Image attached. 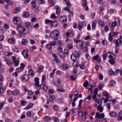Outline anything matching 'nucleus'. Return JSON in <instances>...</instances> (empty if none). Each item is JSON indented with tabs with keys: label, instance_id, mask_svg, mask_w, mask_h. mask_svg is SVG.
I'll list each match as a JSON object with an SVG mask.
<instances>
[{
	"label": "nucleus",
	"instance_id": "obj_1",
	"mask_svg": "<svg viewBox=\"0 0 122 122\" xmlns=\"http://www.w3.org/2000/svg\"><path fill=\"white\" fill-rule=\"evenodd\" d=\"M59 34V31L58 30H56L51 33V36L54 40L56 41L58 39V36Z\"/></svg>",
	"mask_w": 122,
	"mask_h": 122
},
{
	"label": "nucleus",
	"instance_id": "obj_2",
	"mask_svg": "<svg viewBox=\"0 0 122 122\" xmlns=\"http://www.w3.org/2000/svg\"><path fill=\"white\" fill-rule=\"evenodd\" d=\"M17 29L19 32H25L26 31L24 26L21 25H19L17 27Z\"/></svg>",
	"mask_w": 122,
	"mask_h": 122
},
{
	"label": "nucleus",
	"instance_id": "obj_3",
	"mask_svg": "<svg viewBox=\"0 0 122 122\" xmlns=\"http://www.w3.org/2000/svg\"><path fill=\"white\" fill-rule=\"evenodd\" d=\"M13 20L14 23L16 24H20L21 23V20L18 17H14L13 18Z\"/></svg>",
	"mask_w": 122,
	"mask_h": 122
},
{
	"label": "nucleus",
	"instance_id": "obj_4",
	"mask_svg": "<svg viewBox=\"0 0 122 122\" xmlns=\"http://www.w3.org/2000/svg\"><path fill=\"white\" fill-rule=\"evenodd\" d=\"M29 32V29L28 28L26 29V31L25 32H19L18 34V35L20 37H25V34L28 33Z\"/></svg>",
	"mask_w": 122,
	"mask_h": 122
},
{
	"label": "nucleus",
	"instance_id": "obj_5",
	"mask_svg": "<svg viewBox=\"0 0 122 122\" xmlns=\"http://www.w3.org/2000/svg\"><path fill=\"white\" fill-rule=\"evenodd\" d=\"M113 43L116 45L117 47H118L119 45V43L122 44V41L120 39L118 38L117 40H114Z\"/></svg>",
	"mask_w": 122,
	"mask_h": 122
},
{
	"label": "nucleus",
	"instance_id": "obj_6",
	"mask_svg": "<svg viewBox=\"0 0 122 122\" xmlns=\"http://www.w3.org/2000/svg\"><path fill=\"white\" fill-rule=\"evenodd\" d=\"M79 41L78 44H79V45H78V44L77 46V47L79 49H81L83 47V41H82L81 40Z\"/></svg>",
	"mask_w": 122,
	"mask_h": 122
},
{
	"label": "nucleus",
	"instance_id": "obj_7",
	"mask_svg": "<svg viewBox=\"0 0 122 122\" xmlns=\"http://www.w3.org/2000/svg\"><path fill=\"white\" fill-rule=\"evenodd\" d=\"M60 20L63 23H65L67 21L66 17L64 15L61 16L60 17Z\"/></svg>",
	"mask_w": 122,
	"mask_h": 122
},
{
	"label": "nucleus",
	"instance_id": "obj_8",
	"mask_svg": "<svg viewBox=\"0 0 122 122\" xmlns=\"http://www.w3.org/2000/svg\"><path fill=\"white\" fill-rule=\"evenodd\" d=\"M58 23L56 20H55L54 21H52V22L51 23V26L54 27H56L58 25Z\"/></svg>",
	"mask_w": 122,
	"mask_h": 122
},
{
	"label": "nucleus",
	"instance_id": "obj_9",
	"mask_svg": "<svg viewBox=\"0 0 122 122\" xmlns=\"http://www.w3.org/2000/svg\"><path fill=\"white\" fill-rule=\"evenodd\" d=\"M106 55L108 57L111 58V59L114 58V57L115 56V55L114 54H112L110 52H108L107 53H106Z\"/></svg>",
	"mask_w": 122,
	"mask_h": 122
},
{
	"label": "nucleus",
	"instance_id": "obj_10",
	"mask_svg": "<svg viewBox=\"0 0 122 122\" xmlns=\"http://www.w3.org/2000/svg\"><path fill=\"white\" fill-rule=\"evenodd\" d=\"M29 79V76L28 75L25 74L22 77V80L24 81H27Z\"/></svg>",
	"mask_w": 122,
	"mask_h": 122
},
{
	"label": "nucleus",
	"instance_id": "obj_11",
	"mask_svg": "<svg viewBox=\"0 0 122 122\" xmlns=\"http://www.w3.org/2000/svg\"><path fill=\"white\" fill-rule=\"evenodd\" d=\"M56 10V14L58 15H59L61 11V9L57 5H56L55 6Z\"/></svg>",
	"mask_w": 122,
	"mask_h": 122
},
{
	"label": "nucleus",
	"instance_id": "obj_12",
	"mask_svg": "<svg viewBox=\"0 0 122 122\" xmlns=\"http://www.w3.org/2000/svg\"><path fill=\"white\" fill-rule=\"evenodd\" d=\"M27 50L25 51V50H23L22 52V54L23 56L25 58H27L28 57V56L27 53L28 52Z\"/></svg>",
	"mask_w": 122,
	"mask_h": 122
},
{
	"label": "nucleus",
	"instance_id": "obj_13",
	"mask_svg": "<svg viewBox=\"0 0 122 122\" xmlns=\"http://www.w3.org/2000/svg\"><path fill=\"white\" fill-rule=\"evenodd\" d=\"M20 93L19 90L16 89L12 91V94L14 96H17Z\"/></svg>",
	"mask_w": 122,
	"mask_h": 122
},
{
	"label": "nucleus",
	"instance_id": "obj_14",
	"mask_svg": "<svg viewBox=\"0 0 122 122\" xmlns=\"http://www.w3.org/2000/svg\"><path fill=\"white\" fill-rule=\"evenodd\" d=\"M97 23V21L95 20H93L92 23V27L93 29H95Z\"/></svg>",
	"mask_w": 122,
	"mask_h": 122
},
{
	"label": "nucleus",
	"instance_id": "obj_15",
	"mask_svg": "<svg viewBox=\"0 0 122 122\" xmlns=\"http://www.w3.org/2000/svg\"><path fill=\"white\" fill-rule=\"evenodd\" d=\"M21 9L19 7L15 8L13 10L14 13L15 14L19 12L21 10Z\"/></svg>",
	"mask_w": 122,
	"mask_h": 122
},
{
	"label": "nucleus",
	"instance_id": "obj_16",
	"mask_svg": "<svg viewBox=\"0 0 122 122\" xmlns=\"http://www.w3.org/2000/svg\"><path fill=\"white\" fill-rule=\"evenodd\" d=\"M110 115L112 117H116L117 116V113L114 112H111L110 113Z\"/></svg>",
	"mask_w": 122,
	"mask_h": 122
},
{
	"label": "nucleus",
	"instance_id": "obj_17",
	"mask_svg": "<svg viewBox=\"0 0 122 122\" xmlns=\"http://www.w3.org/2000/svg\"><path fill=\"white\" fill-rule=\"evenodd\" d=\"M43 66L41 65L37 69L38 72L39 73L43 71Z\"/></svg>",
	"mask_w": 122,
	"mask_h": 122
},
{
	"label": "nucleus",
	"instance_id": "obj_18",
	"mask_svg": "<svg viewBox=\"0 0 122 122\" xmlns=\"http://www.w3.org/2000/svg\"><path fill=\"white\" fill-rule=\"evenodd\" d=\"M26 114L27 116H33L34 113L32 111H30L27 112Z\"/></svg>",
	"mask_w": 122,
	"mask_h": 122
},
{
	"label": "nucleus",
	"instance_id": "obj_19",
	"mask_svg": "<svg viewBox=\"0 0 122 122\" xmlns=\"http://www.w3.org/2000/svg\"><path fill=\"white\" fill-rule=\"evenodd\" d=\"M39 79L37 77H36L35 79V86L38 85L39 84Z\"/></svg>",
	"mask_w": 122,
	"mask_h": 122
},
{
	"label": "nucleus",
	"instance_id": "obj_20",
	"mask_svg": "<svg viewBox=\"0 0 122 122\" xmlns=\"http://www.w3.org/2000/svg\"><path fill=\"white\" fill-rule=\"evenodd\" d=\"M28 74L30 76H33L34 71L32 69H30L28 71Z\"/></svg>",
	"mask_w": 122,
	"mask_h": 122
},
{
	"label": "nucleus",
	"instance_id": "obj_21",
	"mask_svg": "<svg viewBox=\"0 0 122 122\" xmlns=\"http://www.w3.org/2000/svg\"><path fill=\"white\" fill-rule=\"evenodd\" d=\"M28 42L27 40L25 39H23L21 41V43L23 45H26Z\"/></svg>",
	"mask_w": 122,
	"mask_h": 122
},
{
	"label": "nucleus",
	"instance_id": "obj_22",
	"mask_svg": "<svg viewBox=\"0 0 122 122\" xmlns=\"http://www.w3.org/2000/svg\"><path fill=\"white\" fill-rule=\"evenodd\" d=\"M33 105V104L32 103H30L27 106L24 108V109L26 110L32 107Z\"/></svg>",
	"mask_w": 122,
	"mask_h": 122
},
{
	"label": "nucleus",
	"instance_id": "obj_23",
	"mask_svg": "<svg viewBox=\"0 0 122 122\" xmlns=\"http://www.w3.org/2000/svg\"><path fill=\"white\" fill-rule=\"evenodd\" d=\"M29 13L27 11H25L22 14L25 17H28L29 15Z\"/></svg>",
	"mask_w": 122,
	"mask_h": 122
},
{
	"label": "nucleus",
	"instance_id": "obj_24",
	"mask_svg": "<svg viewBox=\"0 0 122 122\" xmlns=\"http://www.w3.org/2000/svg\"><path fill=\"white\" fill-rule=\"evenodd\" d=\"M62 86H59V88L58 89V91L61 92H64L65 91V90L63 89Z\"/></svg>",
	"mask_w": 122,
	"mask_h": 122
},
{
	"label": "nucleus",
	"instance_id": "obj_25",
	"mask_svg": "<svg viewBox=\"0 0 122 122\" xmlns=\"http://www.w3.org/2000/svg\"><path fill=\"white\" fill-rule=\"evenodd\" d=\"M8 41L10 43L13 44L15 42V40L13 38H11L8 39Z\"/></svg>",
	"mask_w": 122,
	"mask_h": 122
},
{
	"label": "nucleus",
	"instance_id": "obj_26",
	"mask_svg": "<svg viewBox=\"0 0 122 122\" xmlns=\"http://www.w3.org/2000/svg\"><path fill=\"white\" fill-rule=\"evenodd\" d=\"M25 26L26 27H31L32 26L33 24L31 23L26 22L25 23Z\"/></svg>",
	"mask_w": 122,
	"mask_h": 122
},
{
	"label": "nucleus",
	"instance_id": "obj_27",
	"mask_svg": "<svg viewBox=\"0 0 122 122\" xmlns=\"http://www.w3.org/2000/svg\"><path fill=\"white\" fill-rule=\"evenodd\" d=\"M83 25V23L81 22H79V25L78 28L79 30H81L82 28Z\"/></svg>",
	"mask_w": 122,
	"mask_h": 122
},
{
	"label": "nucleus",
	"instance_id": "obj_28",
	"mask_svg": "<svg viewBox=\"0 0 122 122\" xmlns=\"http://www.w3.org/2000/svg\"><path fill=\"white\" fill-rule=\"evenodd\" d=\"M98 21L99 24L101 27H103L104 26L105 24L103 21L100 20H99Z\"/></svg>",
	"mask_w": 122,
	"mask_h": 122
},
{
	"label": "nucleus",
	"instance_id": "obj_29",
	"mask_svg": "<svg viewBox=\"0 0 122 122\" xmlns=\"http://www.w3.org/2000/svg\"><path fill=\"white\" fill-rule=\"evenodd\" d=\"M24 69V67H19L16 69V71L18 72H20L23 71Z\"/></svg>",
	"mask_w": 122,
	"mask_h": 122
},
{
	"label": "nucleus",
	"instance_id": "obj_30",
	"mask_svg": "<svg viewBox=\"0 0 122 122\" xmlns=\"http://www.w3.org/2000/svg\"><path fill=\"white\" fill-rule=\"evenodd\" d=\"M97 110L99 111L100 112H102L103 110V107H101V105H99L97 107Z\"/></svg>",
	"mask_w": 122,
	"mask_h": 122
},
{
	"label": "nucleus",
	"instance_id": "obj_31",
	"mask_svg": "<svg viewBox=\"0 0 122 122\" xmlns=\"http://www.w3.org/2000/svg\"><path fill=\"white\" fill-rule=\"evenodd\" d=\"M49 100L51 102H53L54 100H55V98L54 96H51L49 97Z\"/></svg>",
	"mask_w": 122,
	"mask_h": 122
},
{
	"label": "nucleus",
	"instance_id": "obj_32",
	"mask_svg": "<svg viewBox=\"0 0 122 122\" xmlns=\"http://www.w3.org/2000/svg\"><path fill=\"white\" fill-rule=\"evenodd\" d=\"M79 63L77 61H74L73 63V65L74 67H76L78 66Z\"/></svg>",
	"mask_w": 122,
	"mask_h": 122
},
{
	"label": "nucleus",
	"instance_id": "obj_33",
	"mask_svg": "<svg viewBox=\"0 0 122 122\" xmlns=\"http://www.w3.org/2000/svg\"><path fill=\"white\" fill-rule=\"evenodd\" d=\"M52 119V117L49 116H46L43 118V119L45 121L49 120Z\"/></svg>",
	"mask_w": 122,
	"mask_h": 122
},
{
	"label": "nucleus",
	"instance_id": "obj_34",
	"mask_svg": "<svg viewBox=\"0 0 122 122\" xmlns=\"http://www.w3.org/2000/svg\"><path fill=\"white\" fill-rule=\"evenodd\" d=\"M96 118H98L99 119H100L102 118L101 117V114L98 113V112H97L96 114Z\"/></svg>",
	"mask_w": 122,
	"mask_h": 122
},
{
	"label": "nucleus",
	"instance_id": "obj_35",
	"mask_svg": "<svg viewBox=\"0 0 122 122\" xmlns=\"http://www.w3.org/2000/svg\"><path fill=\"white\" fill-rule=\"evenodd\" d=\"M87 115V113L86 112H85L83 113V114L81 117V118L83 120H85L86 118V116Z\"/></svg>",
	"mask_w": 122,
	"mask_h": 122
},
{
	"label": "nucleus",
	"instance_id": "obj_36",
	"mask_svg": "<svg viewBox=\"0 0 122 122\" xmlns=\"http://www.w3.org/2000/svg\"><path fill=\"white\" fill-rule=\"evenodd\" d=\"M58 56L62 58H63L65 57L64 55L63 52L60 53H58Z\"/></svg>",
	"mask_w": 122,
	"mask_h": 122
},
{
	"label": "nucleus",
	"instance_id": "obj_37",
	"mask_svg": "<svg viewBox=\"0 0 122 122\" xmlns=\"http://www.w3.org/2000/svg\"><path fill=\"white\" fill-rule=\"evenodd\" d=\"M54 91V90L53 89H49L48 90V94L51 95V94L53 93Z\"/></svg>",
	"mask_w": 122,
	"mask_h": 122
},
{
	"label": "nucleus",
	"instance_id": "obj_38",
	"mask_svg": "<svg viewBox=\"0 0 122 122\" xmlns=\"http://www.w3.org/2000/svg\"><path fill=\"white\" fill-rule=\"evenodd\" d=\"M82 4L83 7H86L87 5L86 1V0H83L82 1Z\"/></svg>",
	"mask_w": 122,
	"mask_h": 122
},
{
	"label": "nucleus",
	"instance_id": "obj_39",
	"mask_svg": "<svg viewBox=\"0 0 122 122\" xmlns=\"http://www.w3.org/2000/svg\"><path fill=\"white\" fill-rule=\"evenodd\" d=\"M80 68L82 69H83L85 68V65L83 63H81L79 65Z\"/></svg>",
	"mask_w": 122,
	"mask_h": 122
},
{
	"label": "nucleus",
	"instance_id": "obj_40",
	"mask_svg": "<svg viewBox=\"0 0 122 122\" xmlns=\"http://www.w3.org/2000/svg\"><path fill=\"white\" fill-rule=\"evenodd\" d=\"M108 62L111 64H114L115 63V61L112 59H110L108 60Z\"/></svg>",
	"mask_w": 122,
	"mask_h": 122
},
{
	"label": "nucleus",
	"instance_id": "obj_41",
	"mask_svg": "<svg viewBox=\"0 0 122 122\" xmlns=\"http://www.w3.org/2000/svg\"><path fill=\"white\" fill-rule=\"evenodd\" d=\"M115 84V82L113 80H111L110 81V85L111 86H114Z\"/></svg>",
	"mask_w": 122,
	"mask_h": 122
},
{
	"label": "nucleus",
	"instance_id": "obj_42",
	"mask_svg": "<svg viewBox=\"0 0 122 122\" xmlns=\"http://www.w3.org/2000/svg\"><path fill=\"white\" fill-rule=\"evenodd\" d=\"M97 2L99 4H102L104 3V0H97Z\"/></svg>",
	"mask_w": 122,
	"mask_h": 122
},
{
	"label": "nucleus",
	"instance_id": "obj_43",
	"mask_svg": "<svg viewBox=\"0 0 122 122\" xmlns=\"http://www.w3.org/2000/svg\"><path fill=\"white\" fill-rule=\"evenodd\" d=\"M21 104L23 106H25L27 104L26 102L24 101L23 100H21L20 101Z\"/></svg>",
	"mask_w": 122,
	"mask_h": 122
},
{
	"label": "nucleus",
	"instance_id": "obj_44",
	"mask_svg": "<svg viewBox=\"0 0 122 122\" xmlns=\"http://www.w3.org/2000/svg\"><path fill=\"white\" fill-rule=\"evenodd\" d=\"M71 58L72 59L73 61L76 60V55L74 54H72L71 56Z\"/></svg>",
	"mask_w": 122,
	"mask_h": 122
},
{
	"label": "nucleus",
	"instance_id": "obj_45",
	"mask_svg": "<svg viewBox=\"0 0 122 122\" xmlns=\"http://www.w3.org/2000/svg\"><path fill=\"white\" fill-rule=\"evenodd\" d=\"M109 74L110 75H113L115 74V72L112 70H110L108 71Z\"/></svg>",
	"mask_w": 122,
	"mask_h": 122
},
{
	"label": "nucleus",
	"instance_id": "obj_46",
	"mask_svg": "<svg viewBox=\"0 0 122 122\" xmlns=\"http://www.w3.org/2000/svg\"><path fill=\"white\" fill-rule=\"evenodd\" d=\"M58 50L59 51L58 53H60L63 52H62L63 50L62 48L60 46H58Z\"/></svg>",
	"mask_w": 122,
	"mask_h": 122
},
{
	"label": "nucleus",
	"instance_id": "obj_47",
	"mask_svg": "<svg viewBox=\"0 0 122 122\" xmlns=\"http://www.w3.org/2000/svg\"><path fill=\"white\" fill-rule=\"evenodd\" d=\"M4 0L10 5H12L13 4L12 2L9 0Z\"/></svg>",
	"mask_w": 122,
	"mask_h": 122
},
{
	"label": "nucleus",
	"instance_id": "obj_48",
	"mask_svg": "<svg viewBox=\"0 0 122 122\" xmlns=\"http://www.w3.org/2000/svg\"><path fill=\"white\" fill-rule=\"evenodd\" d=\"M27 93L30 96H31L33 95L34 94V92L31 91L30 90H29L28 91Z\"/></svg>",
	"mask_w": 122,
	"mask_h": 122
},
{
	"label": "nucleus",
	"instance_id": "obj_49",
	"mask_svg": "<svg viewBox=\"0 0 122 122\" xmlns=\"http://www.w3.org/2000/svg\"><path fill=\"white\" fill-rule=\"evenodd\" d=\"M4 87L2 86L0 88V95H2L4 92Z\"/></svg>",
	"mask_w": 122,
	"mask_h": 122
},
{
	"label": "nucleus",
	"instance_id": "obj_50",
	"mask_svg": "<svg viewBox=\"0 0 122 122\" xmlns=\"http://www.w3.org/2000/svg\"><path fill=\"white\" fill-rule=\"evenodd\" d=\"M45 22L46 23H51L52 22V20H49L47 19H46L45 20Z\"/></svg>",
	"mask_w": 122,
	"mask_h": 122
},
{
	"label": "nucleus",
	"instance_id": "obj_51",
	"mask_svg": "<svg viewBox=\"0 0 122 122\" xmlns=\"http://www.w3.org/2000/svg\"><path fill=\"white\" fill-rule=\"evenodd\" d=\"M36 2V1H35L33 2H31V4L32 5V6L33 7L35 8L36 7L35 4Z\"/></svg>",
	"mask_w": 122,
	"mask_h": 122
},
{
	"label": "nucleus",
	"instance_id": "obj_52",
	"mask_svg": "<svg viewBox=\"0 0 122 122\" xmlns=\"http://www.w3.org/2000/svg\"><path fill=\"white\" fill-rule=\"evenodd\" d=\"M13 63L15 64V66H17L19 64V62L18 60H16L13 61Z\"/></svg>",
	"mask_w": 122,
	"mask_h": 122
},
{
	"label": "nucleus",
	"instance_id": "obj_53",
	"mask_svg": "<svg viewBox=\"0 0 122 122\" xmlns=\"http://www.w3.org/2000/svg\"><path fill=\"white\" fill-rule=\"evenodd\" d=\"M38 2L39 4H44L45 3L44 0H38Z\"/></svg>",
	"mask_w": 122,
	"mask_h": 122
},
{
	"label": "nucleus",
	"instance_id": "obj_54",
	"mask_svg": "<svg viewBox=\"0 0 122 122\" xmlns=\"http://www.w3.org/2000/svg\"><path fill=\"white\" fill-rule=\"evenodd\" d=\"M4 79V77L2 74L0 75V81H3Z\"/></svg>",
	"mask_w": 122,
	"mask_h": 122
},
{
	"label": "nucleus",
	"instance_id": "obj_55",
	"mask_svg": "<svg viewBox=\"0 0 122 122\" xmlns=\"http://www.w3.org/2000/svg\"><path fill=\"white\" fill-rule=\"evenodd\" d=\"M67 46L68 48L69 49H70L73 47V46L72 44L71 43H70L68 44Z\"/></svg>",
	"mask_w": 122,
	"mask_h": 122
},
{
	"label": "nucleus",
	"instance_id": "obj_56",
	"mask_svg": "<svg viewBox=\"0 0 122 122\" xmlns=\"http://www.w3.org/2000/svg\"><path fill=\"white\" fill-rule=\"evenodd\" d=\"M43 88L44 91H47L48 89V87L47 86L45 85L43 87Z\"/></svg>",
	"mask_w": 122,
	"mask_h": 122
},
{
	"label": "nucleus",
	"instance_id": "obj_57",
	"mask_svg": "<svg viewBox=\"0 0 122 122\" xmlns=\"http://www.w3.org/2000/svg\"><path fill=\"white\" fill-rule=\"evenodd\" d=\"M57 17L56 16V15L54 14H51V18L53 19H56V18Z\"/></svg>",
	"mask_w": 122,
	"mask_h": 122
},
{
	"label": "nucleus",
	"instance_id": "obj_58",
	"mask_svg": "<svg viewBox=\"0 0 122 122\" xmlns=\"http://www.w3.org/2000/svg\"><path fill=\"white\" fill-rule=\"evenodd\" d=\"M88 84V81H86L84 82L83 84V86L85 87H86Z\"/></svg>",
	"mask_w": 122,
	"mask_h": 122
},
{
	"label": "nucleus",
	"instance_id": "obj_59",
	"mask_svg": "<svg viewBox=\"0 0 122 122\" xmlns=\"http://www.w3.org/2000/svg\"><path fill=\"white\" fill-rule=\"evenodd\" d=\"M110 1L112 5L115 4L117 3V1L115 0H111Z\"/></svg>",
	"mask_w": 122,
	"mask_h": 122
},
{
	"label": "nucleus",
	"instance_id": "obj_60",
	"mask_svg": "<svg viewBox=\"0 0 122 122\" xmlns=\"http://www.w3.org/2000/svg\"><path fill=\"white\" fill-rule=\"evenodd\" d=\"M117 23L115 21H113L112 23V26L113 27H115L117 25Z\"/></svg>",
	"mask_w": 122,
	"mask_h": 122
},
{
	"label": "nucleus",
	"instance_id": "obj_61",
	"mask_svg": "<svg viewBox=\"0 0 122 122\" xmlns=\"http://www.w3.org/2000/svg\"><path fill=\"white\" fill-rule=\"evenodd\" d=\"M46 79V78L45 76V75H43L42 77V82H44Z\"/></svg>",
	"mask_w": 122,
	"mask_h": 122
},
{
	"label": "nucleus",
	"instance_id": "obj_62",
	"mask_svg": "<svg viewBox=\"0 0 122 122\" xmlns=\"http://www.w3.org/2000/svg\"><path fill=\"white\" fill-rule=\"evenodd\" d=\"M104 86V85L102 84H101L99 85V89L100 90L102 89V88Z\"/></svg>",
	"mask_w": 122,
	"mask_h": 122
},
{
	"label": "nucleus",
	"instance_id": "obj_63",
	"mask_svg": "<svg viewBox=\"0 0 122 122\" xmlns=\"http://www.w3.org/2000/svg\"><path fill=\"white\" fill-rule=\"evenodd\" d=\"M51 45L52 46H54L56 45V42L55 41H53L52 42L50 43Z\"/></svg>",
	"mask_w": 122,
	"mask_h": 122
},
{
	"label": "nucleus",
	"instance_id": "obj_64",
	"mask_svg": "<svg viewBox=\"0 0 122 122\" xmlns=\"http://www.w3.org/2000/svg\"><path fill=\"white\" fill-rule=\"evenodd\" d=\"M75 54H77L79 56L81 53V52L79 50L75 51Z\"/></svg>",
	"mask_w": 122,
	"mask_h": 122
}]
</instances>
